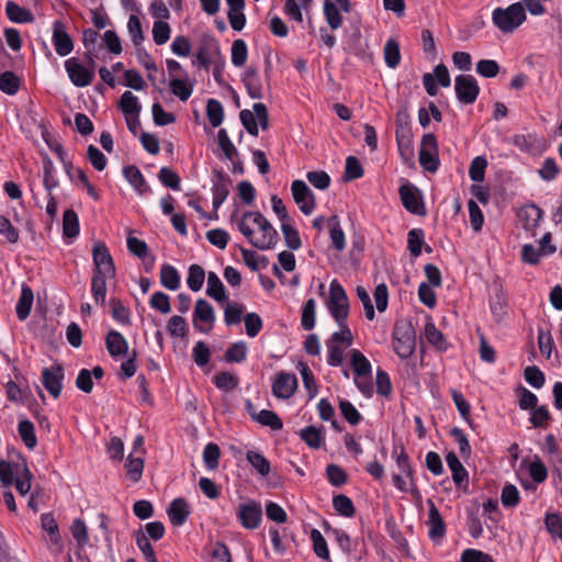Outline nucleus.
I'll return each instance as SVG.
<instances>
[{"label": "nucleus", "mask_w": 562, "mask_h": 562, "mask_svg": "<svg viewBox=\"0 0 562 562\" xmlns=\"http://www.w3.org/2000/svg\"><path fill=\"white\" fill-rule=\"evenodd\" d=\"M105 346L112 358L123 357L127 353L128 342L117 330L111 329L105 337Z\"/></svg>", "instance_id": "nucleus-23"}, {"label": "nucleus", "mask_w": 562, "mask_h": 562, "mask_svg": "<svg viewBox=\"0 0 562 562\" xmlns=\"http://www.w3.org/2000/svg\"><path fill=\"white\" fill-rule=\"evenodd\" d=\"M425 337L439 351H446L449 348L445 335L436 327L431 319L427 321L425 325Z\"/></svg>", "instance_id": "nucleus-29"}, {"label": "nucleus", "mask_w": 562, "mask_h": 562, "mask_svg": "<svg viewBox=\"0 0 562 562\" xmlns=\"http://www.w3.org/2000/svg\"><path fill=\"white\" fill-rule=\"evenodd\" d=\"M190 505L183 497H178L171 502L167 509L169 520L172 526H182L190 516Z\"/></svg>", "instance_id": "nucleus-22"}, {"label": "nucleus", "mask_w": 562, "mask_h": 562, "mask_svg": "<svg viewBox=\"0 0 562 562\" xmlns=\"http://www.w3.org/2000/svg\"><path fill=\"white\" fill-rule=\"evenodd\" d=\"M542 210L536 204H527L517 212V217L524 229L533 232L542 218Z\"/></svg>", "instance_id": "nucleus-21"}, {"label": "nucleus", "mask_w": 562, "mask_h": 562, "mask_svg": "<svg viewBox=\"0 0 562 562\" xmlns=\"http://www.w3.org/2000/svg\"><path fill=\"white\" fill-rule=\"evenodd\" d=\"M32 474L25 460L18 462L0 461V482L3 487L14 485L16 492H30Z\"/></svg>", "instance_id": "nucleus-2"}, {"label": "nucleus", "mask_w": 562, "mask_h": 562, "mask_svg": "<svg viewBox=\"0 0 562 562\" xmlns=\"http://www.w3.org/2000/svg\"><path fill=\"white\" fill-rule=\"evenodd\" d=\"M206 116L213 127H218L224 120V108L216 99H209L206 103Z\"/></svg>", "instance_id": "nucleus-49"}, {"label": "nucleus", "mask_w": 562, "mask_h": 562, "mask_svg": "<svg viewBox=\"0 0 562 562\" xmlns=\"http://www.w3.org/2000/svg\"><path fill=\"white\" fill-rule=\"evenodd\" d=\"M213 384L223 392H231L239 384V379L236 374L223 371L215 374L212 379Z\"/></svg>", "instance_id": "nucleus-39"}, {"label": "nucleus", "mask_w": 562, "mask_h": 562, "mask_svg": "<svg viewBox=\"0 0 562 562\" xmlns=\"http://www.w3.org/2000/svg\"><path fill=\"white\" fill-rule=\"evenodd\" d=\"M246 459L251 464V467L258 471V473L261 475L269 474L270 462L263 454L250 450L246 453Z\"/></svg>", "instance_id": "nucleus-62"}, {"label": "nucleus", "mask_w": 562, "mask_h": 562, "mask_svg": "<svg viewBox=\"0 0 562 562\" xmlns=\"http://www.w3.org/2000/svg\"><path fill=\"white\" fill-rule=\"evenodd\" d=\"M18 432L23 441V443L29 449H34L37 445V438L35 435V428L31 420L23 419L18 424Z\"/></svg>", "instance_id": "nucleus-42"}, {"label": "nucleus", "mask_w": 562, "mask_h": 562, "mask_svg": "<svg viewBox=\"0 0 562 562\" xmlns=\"http://www.w3.org/2000/svg\"><path fill=\"white\" fill-rule=\"evenodd\" d=\"M236 517L243 528L255 530L262 521V507L260 502L247 498L236 507Z\"/></svg>", "instance_id": "nucleus-8"}, {"label": "nucleus", "mask_w": 562, "mask_h": 562, "mask_svg": "<svg viewBox=\"0 0 562 562\" xmlns=\"http://www.w3.org/2000/svg\"><path fill=\"white\" fill-rule=\"evenodd\" d=\"M217 143L225 158H227L234 164V157L238 155V151L235 145L229 139L227 131L225 128H221L217 132Z\"/></svg>", "instance_id": "nucleus-59"}, {"label": "nucleus", "mask_w": 562, "mask_h": 562, "mask_svg": "<svg viewBox=\"0 0 562 562\" xmlns=\"http://www.w3.org/2000/svg\"><path fill=\"white\" fill-rule=\"evenodd\" d=\"M323 11L325 20L331 30H337L342 25L344 19L338 7L331 0H324Z\"/></svg>", "instance_id": "nucleus-43"}, {"label": "nucleus", "mask_w": 562, "mask_h": 562, "mask_svg": "<svg viewBox=\"0 0 562 562\" xmlns=\"http://www.w3.org/2000/svg\"><path fill=\"white\" fill-rule=\"evenodd\" d=\"M246 356L247 345L244 341H237L227 348L224 357L229 363H240L246 360Z\"/></svg>", "instance_id": "nucleus-55"}, {"label": "nucleus", "mask_w": 562, "mask_h": 562, "mask_svg": "<svg viewBox=\"0 0 562 562\" xmlns=\"http://www.w3.org/2000/svg\"><path fill=\"white\" fill-rule=\"evenodd\" d=\"M401 202L405 210L415 215H425V205L419 189L406 181L398 189Z\"/></svg>", "instance_id": "nucleus-12"}, {"label": "nucleus", "mask_w": 562, "mask_h": 562, "mask_svg": "<svg viewBox=\"0 0 562 562\" xmlns=\"http://www.w3.org/2000/svg\"><path fill=\"white\" fill-rule=\"evenodd\" d=\"M454 91L460 103L473 104L481 89L477 80L472 75H459L454 79Z\"/></svg>", "instance_id": "nucleus-10"}, {"label": "nucleus", "mask_w": 562, "mask_h": 562, "mask_svg": "<svg viewBox=\"0 0 562 562\" xmlns=\"http://www.w3.org/2000/svg\"><path fill=\"white\" fill-rule=\"evenodd\" d=\"M394 352L401 359H408L416 348V333L411 325H395L392 336Z\"/></svg>", "instance_id": "nucleus-7"}, {"label": "nucleus", "mask_w": 562, "mask_h": 562, "mask_svg": "<svg viewBox=\"0 0 562 562\" xmlns=\"http://www.w3.org/2000/svg\"><path fill=\"white\" fill-rule=\"evenodd\" d=\"M133 536L138 549L142 551L147 562H158L154 548L142 528L135 530Z\"/></svg>", "instance_id": "nucleus-44"}, {"label": "nucleus", "mask_w": 562, "mask_h": 562, "mask_svg": "<svg viewBox=\"0 0 562 562\" xmlns=\"http://www.w3.org/2000/svg\"><path fill=\"white\" fill-rule=\"evenodd\" d=\"M248 56L247 45L244 40H235L232 45V64L236 67L245 65Z\"/></svg>", "instance_id": "nucleus-64"}, {"label": "nucleus", "mask_w": 562, "mask_h": 562, "mask_svg": "<svg viewBox=\"0 0 562 562\" xmlns=\"http://www.w3.org/2000/svg\"><path fill=\"white\" fill-rule=\"evenodd\" d=\"M79 218L72 209H67L63 215V235L67 238H75L79 235Z\"/></svg>", "instance_id": "nucleus-35"}, {"label": "nucleus", "mask_w": 562, "mask_h": 562, "mask_svg": "<svg viewBox=\"0 0 562 562\" xmlns=\"http://www.w3.org/2000/svg\"><path fill=\"white\" fill-rule=\"evenodd\" d=\"M326 306L338 327L348 326L349 300L337 279L331 280L329 284V296Z\"/></svg>", "instance_id": "nucleus-3"}, {"label": "nucleus", "mask_w": 562, "mask_h": 562, "mask_svg": "<svg viewBox=\"0 0 562 562\" xmlns=\"http://www.w3.org/2000/svg\"><path fill=\"white\" fill-rule=\"evenodd\" d=\"M418 159L422 168L428 172L435 173L439 169L438 143L432 133L422 137Z\"/></svg>", "instance_id": "nucleus-9"}, {"label": "nucleus", "mask_w": 562, "mask_h": 562, "mask_svg": "<svg viewBox=\"0 0 562 562\" xmlns=\"http://www.w3.org/2000/svg\"><path fill=\"white\" fill-rule=\"evenodd\" d=\"M446 462L452 473V479L457 488H465L468 485V471L460 462L458 456L454 452H448L446 456Z\"/></svg>", "instance_id": "nucleus-24"}, {"label": "nucleus", "mask_w": 562, "mask_h": 562, "mask_svg": "<svg viewBox=\"0 0 562 562\" xmlns=\"http://www.w3.org/2000/svg\"><path fill=\"white\" fill-rule=\"evenodd\" d=\"M316 322V302L314 299H308L303 307L301 315V326L305 330H312L315 327Z\"/></svg>", "instance_id": "nucleus-51"}, {"label": "nucleus", "mask_w": 562, "mask_h": 562, "mask_svg": "<svg viewBox=\"0 0 562 562\" xmlns=\"http://www.w3.org/2000/svg\"><path fill=\"white\" fill-rule=\"evenodd\" d=\"M297 369L302 375L303 385H304L305 390L307 391L308 398L310 400L314 398L318 393V389H317V384H316V381H315L312 370L310 369L307 363L302 362V361L299 362Z\"/></svg>", "instance_id": "nucleus-45"}, {"label": "nucleus", "mask_w": 562, "mask_h": 562, "mask_svg": "<svg viewBox=\"0 0 562 562\" xmlns=\"http://www.w3.org/2000/svg\"><path fill=\"white\" fill-rule=\"evenodd\" d=\"M64 368L60 363L42 370V383L47 392L58 398L63 390Z\"/></svg>", "instance_id": "nucleus-18"}, {"label": "nucleus", "mask_w": 562, "mask_h": 562, "mask_svg": "<svg viewBox=\"0 0 562 562\" xmlns=\"http://www.w3.org/2000/svg\"><path fill=\"white\" fill-rule=\"evenodd\" d=\"M297 378L294 373L280 371L274 375L271 391L274 397L289 400L297 390Z\"/></svg>", "instance_id": "nucleus-14"}, {"label": "nucleus", "mask_w": 562, "mask_h": 562, "mask_svg": "<svg viewBox=\"0 0 562 562\" xmlns=\"http://www.w3.org/2000/svg\"><path fill=\"white\" fill-rule=\"evenodd\" d=\"M244 86L246 87V90L251 99H262L263 91H262V83L260 80V77L258 75V71L254 67H248L241 78Z\"/></svg>", "instance_id": "nucleus-25"}, {"label": "nucleus", "mask_w": 562, "mask_h": 562, "mask_svg": "<svg viewBox=\"0 0 562 562\" xmlns=\"http://www.w3.org/2000/svg\"><path fill=\"white\" fill-rule=\"evenodd\" d=\"M467 515H468L467 525H468L470 536L474 539L480 538L483 533V526H482L481 519L479 517V507L475 506L472 508H468Z\"/></svg>", "instance_id": "nucleus-57"}, {"label": "nucleus", "mask_w": 562, "mask_h": 562, "mask_svg": "<svg viewBox=\"0 0 562 562\" xmlns=\"http://www.w3.org/2000/svg\"><path fill=\"white\" fill-rule=\"evenodd\" d=\"M552 420V415L547 405L536 406L530 411L529 423L535 428L547 429Z\"/></svg>", "instance_id": "nucleus-38"}, {"label": "nucleus", "mask_w": 562, "mask_h": 562, "mask_svg": "<svg viewBox=\"0 0 562 562\" xmlns=\"http://www.w3.org/2000/svg\"><path fill=\"white\" fill-rule=\"evenodd\" d=\"M215 319V311L211 303L204 299H199L193 311L194 328L200 333L207 334L213 329Z\"/></svg>", "instance_id": "nucleus-11"}, {"label": "nucleus", "mask_w": 562, "mask_h": 562, "mask_svg": "<svg viewBox=\"0 0 562 562\" xmlns=\"http://www.w3.org/2000/svg\"><path fill=\"white\" fill-rule=\"evenodd\" d=\"M92 273L115 276V265L105 243L99 240L92 247Z\"/></svg>", "instance_id": "nucleus-13"}, {"label": "nucleus", "mask_w": 562, "mask_h": 562, "mask_svg": "<svg viewBox=\"0 0 562 562\" xmlns=\"http://www.w3.org/2000/svg\"><path fill=\"white\" fill-rule=\"evenodd\" d=\"M119 109L122 111L124 116L139 115L142 105L135 94L131 91H125L120 98Z\"/></svg>", "instance_id": "nucleus-34"}, {"label": "nucleus", "mask_w": 562, "mask_h": 562, "mask_svg": "<svg viewBox=\"0 0 562 562\" xmlns=\"http://www.w3.org/2000/svg\"><path fill=\"white\" fill-rule=\"evenodd\" d=\"M329 237L333 243V247L337 251H342L346 247L345 233L340 226L338 216L334 215L328 218Z\"/></svg>", "instance_id": "nucleus-33"}, {"label": "nucleus", "mask_w": 562, "mask_h": 562, "mask_svg": "<svg viewBox=\"0 0 562 562\" xmlns=\"http://www.w3.org/2000/svg\"><path fill=\"white\" fill-rule=\"evenodd\" d=\"M425 240V233L422 228H413L407 234V249L413 257H418L422 254L423 244Z\"/></svg>", "instance_id": "nucleus-52"}, {"label": "nucleus", "mask_w": 562, "mask_h": 562, "mask_svg": "<svg viewBox=\"0 0 562 562\" xmlns=\"http://www.w3.org/2000/svg\"><path fill=\"white\" fill-rule=\"evenodd\" d=\"M111 306L112 318L122 326H130L131 311L117 299H111L109 302Z\"/></svg>", "instance_id": "nucleus-41"}, {"label": "nucleus", "mask_w": 562, "mask_h": 562, "mask_svg": "<svg viewBox=\"0 0 562 562\" xmlns=\"http://www.w3.org/2000/svg\"><path fill=\"white\" fill-rule=\"evenodd\" d=\"M126 477L132 482H137L143 474L144 461L142 457H133L131 453L127 458L126 464Z\"/></svg>", "instance_id": "nucleus-56"}, {"label": "nucleus", "mask_w": 562, "mask_h": 562, "mask_svg": "<svg viewBox=\"0 0 562 562\" xmlns=\"http://www.w3.org/2000/svg\"><path fill=\"white\" fill-rule=\"evenodd\" d=\"M224 322L226 326L238 325L244 314V305L235 301H225Z\"/></svg>", "instance_id": "nucleus-40"}, {"label": "nucleus", "mask_w": 562, "mask_h": 562, "mask_svg": "<svg viewBox=\"0 0 562 562\" xmlns=\"http://www.w3.org/2000/svg\"><path fill=\"white\" fill-rule=\"evenodd\" d=\"M311 540L313 542V551L314 553L323 559V560H329V550L327 546V541L323 537L319 530L312 529L311 530Z\"/></svg>", "instance_id": "nucleus-58"}, {"label": "nucleus", "mask_w": 562, "mask_h": 562, "mask_svg": "<svg viewBox=\"0 0 562 562\" xmlns=\"http://www.w3.org/2000/svg\"><path fill=\"white\" fill-rule=\"evenodd\" d=\"M252 419L263 426L270 427L272 430H281L283 427L282 419L272 411L261 409L254 411Z\"/></svg>", "instance_id": "nucleus-37"}, {"label": "nucleus", "mask_w": 562, "mask_h": 562, "mask_svg": "<svg viewBox=\"0 0 562 562\" xmlns=\"http://www.w3.org/2000/svg\"><path fill=\"white\" fill-rule=\"evenodd\" d=\"M52 43L57 55L65 57L74 50V41L67 32L66 25L60 20L53 22Z\"/></svg>", "instance_id": "nucleus-16"}, {"label": "nucleus", "mask_w": 562, "mask_h": 562, "mask_svg": "<svg viewBox=\"0 0 562 562\" xmlns=\"http://www.w3.org/2000/svg\"><path fill=\"white\" fill-rule=\"evenodd\" d=\"M302 440L311 448L317 449L324 440L322 430L315 426H307L300 432Z\"/></svg>", "instance_id": "nucleus-53"}, {"label": "nucleus", "mask_w": 562, "mask_h": 562, "mask_svg": "<svg viewBox=\"0 0 562 562\" xmlns=\"http://www.w3.org/2000/svg\"><path fill=\"white\" fill-rule=\"evenodd\" d=\"M281 232L283 234L286 246L291 250H297L301 248V237L297 229L294 226H292L290 223H283L281 224Z\"/></svg>", "instance_id": "nucleus-60"}, {"label": "nucleus", "mask_w": 562, "mask_h": 562, "mask_svg": "<svg viewBox=\"0 0 562 562\" xmlns=\"http://www.w3.org/2000/svg\"><path fill=\"white\" fill-rule=\"evenodd\" d=\"M65 70L70 82L78 88H85L92 83L95 76V61L91 52L87 54V65L76 57H70L64 63Z\"/></svg>", "instance_id": "nucleus-4"}, {"label": "nucleus", "mask_w": 562, "mask_h": 562, "mask_svg": "<svg viewBox=\"0 0 562 562\" xmlns=\"http://www.w3.org/2000/svg\"><path fill=\"white\" fill-rule=\"evenodd\" d=\"M205 280V271L204 269L196 263H193L189 267L187 284L189 289L193 292H198L202 289Z\"/></svg>", "instance_id": "nucleus-47"}, {"label": "nucleus", "mask_w": 562, "mask_h": 562, "mask_svg": "<svg viewBox=\"0 0 562 562\" xmlns=\"http://www.w3.org/2000/svg\"><path fill=\"white\" fill-rule=\"evenodd\" d=\"M115 276L92 273L91 279V294L94 302L101 306L105 305L106 297V280Z\"/></svg>", "instance_id": "nucleus-26"}, {"label": "nucleus", "mask_w": 562, "mask_h": 562, "mask_svg": "<svg viewBox=\"0 0 562 562\" xmlns=\"http://www.w3.org/2000/svg\"><path fill=\"white\" fill-rule=\"evenodd\" d=\"M237 228L260 250L274 248L279 239L278 232L260 212H245L237 222Z\"/></svg>", "instance_id": "nucleus-1"}, {"label": "nucleus", "mask_w": 562, "mask_h": 562, "mask_svg": "<svg viewBox=\"0 0 562 562\" xmlns=\"http://www.w3.org/2000/svg\"><path fill=\"white\" fill-rule=\"evenodd\" d=\"M327 363L330 367H339L344 362L345 351L353 344V336L349 326L339 327L326 340Z\"/></svg>", "instance_id": "nucleus-6"}, {"label": "nucleus", "mask_w": 562, "mask_h": 562, "mask_svg": "<svg viewBox=\"0 0 562 562\" xmlns=\"http://www.w3.org/2000/svg\"><path fill=\"white\" fill-rule=\"evenodd\" d=\"M43 186L47 193L59 187L56 168L47 155L43 157Z\"/></svg>", "instance_id": "nucleus-30"}, {"label": "nucleus", "mask_w": 562, "mask_h": 562, "mask_svg": "<svg viewBox=\"0 0 562 562\" xmlns=\"http://www.w3.org/2000/svg\"><path fill=\"white\" fill-rule=\"evenodd\" d=\"M526 12L521 2H515L507 8H496L492 12L494 25L503 33H513L526 21Z\"/></svg>", "instance_id": "nucleus-5"}, {"label": "nucleus", "mask_w": 562, "mask_h": 562, "mask_svg": "<svg viewBox=\"0 0 562 562\" xmlns=\"http://www.w3.org/2000/svg\"><path fill=\"white\" fill-rule=\"evenodd\" d=\"M384 60L387 67L396 68L401 63L400 45L394 38L386 41L384 45Z\"/></svg>", "instance_id": "nucleus-50"}, {"label": "nucleus", "mask_w": 562, "mask_h": 562, "mask_svg": "<svg viewBox=\"0 0 562 562\" xmlns=\"http://www.w3.org/2000/svg\"><path fill=\"white\" fill-rule=\"evenodd\" d=\"M34 294L29 285H22L21 295L15 305L16 316L20 321H25L33 305Z\"/></svg>", "instance_id": "nucleus-28"}, {"label": "nucleus", "mask_w": 562, "mask_h": 562, "mask_svg": "<svg viewBox=\"0 0 562 562\" xmlns=\"http://www.w3.org/2000/svg\"><path fill=\"white\" fill-rule=\"evenodd\" d=\"M170 91L181 101H187L193 92V83L183 78H172L169 82Z\"/></svg>", "instance_id": "nucleus-46"}, {"label": "nucleus", "mask_w": 562, "mask_h": 562, "mask_svg": "<svg viewBox=\"0 0 562 562\" xmlns=\"http://www.w3.org/2000/svg\"><path fill=\"white\" fill-rule=\"evenodd\" d=\"M160 283L167 290H178L180 286V274L178 270L169 263H164L160 268Z\"/></svg>", "instance_id": "nucleus-32"}, {"label": "nucleus", "mask_w": 562, "mask_h": 562, "mask_svg": "<svg viewBox=\"0 0 562 562\" xmlns=\"http://www.w3.org/2000/svg\"><path fill=\"white\" fill-rule=\"evenodd\" d=\"M123 176L139 195L151 193V189L144 175L135 165L125 166L123 168Z\"/></svg>", "instance_id": "nucleus-20"}, {"label": "nucleus", "mask_w": 562, "mask_h": 562, "mask_svg": "<svg viewBox=\"0 0 562 562\" xmlns=\"http://www.w3.org/2000/svg\"><path fill=\"white\" fill-rule=\"evenodd\" d=\"M350 363L355 375H371L372 367L366 356L358 349H352L350 352Z\"/></svg>", "instance_id": "nucleus-36"}, {"label": "nucleus", "mask_w": 562, "mask_h": 562, "mask_svg": "<svg viewBox=\"0 0 562 562\" xmlns=\"http://www.w3.org/2000/svg\"><path fill=\"white\" fill-rule=\"evenodd\" d=\"M291 192L294 202L304 215L314 212L316 206L314 193L303 180H294L291 184Z\"/></svg>", "instance_id": "nucleus-15"}, {"label": "nucleus", "mask_w": 562, "mask_h": 562, "mask_svg": "<svg viewBox=\"0 0 562 562\" xmlns=\"http://www.w3.org/2000/svg\"><path fill=\"white\" fill-rule=\"evenodd\" d=\"M206 295L218 303H223L228 300L223 282L213 271H210L207 274Z\"/></svg>", "instance_id": "nucleus-27"}, {"label": "nucleus", "mask_w": 562, "mask_h": 562, "mask_svg": "<svg viewBox=\"0 0 562 562\" xmlns=\"http://www.w3.org/2000/svg\"><path fill=\"white\" fill-rule=\"evenodd\" d=\"M159 181L171 190L179 191L181 189L180 176L168 167H161L158 172Z\"/></svg>", "instance_id": "nucleus-54"}, {"label": "nucleus", "mask_w": 562, "mask_h": 562, "mask_svg": "<svg viewBox=\"0 0 562 562\" xmlns=\"http://www.w3.org/2000/svg\"><path fill=\"white\" fill-rule=\"evenodd\" d=\"M0 235L9 244H16L20 239L18 228H15L11 221L4 215H0Z\"/></svg>", "instance_id": "nucleus-63"}, {"label": "nucleus", "mask_w": 562, "mask_h": 562, "mask_svg": "<svg viewBox=\"0 0 562 562\" xmlns=\"http://www.w3.org/2000/svg\"><path fill=\"white\" fill-rule=\"evenodd\" d=\"M221 450L218 445L209 442L203 449V462L209 470H214L218 467Z\"/></svg>", "instance_id": "nucleus-61"}, {"label": "nucleus", "mask_w": 562, "mask_h": 562, "mask_svg": "<svg viewBox=\"0 0 562 562\" xmlns=\"http://www.w3.org/2000/svg\"><path fill=\"white\" fill-rule=\"evenodd\" d=\"M427 504L429 506L428 522L430 525L428 536L432 541L439 542L446 533V525L434 501L429 498Z\"/></svg>", "instance_id": "nucleus-19"}, {"label": "nucleus", "mask_w": 562, "mask_h": 562, "mask_svg": "<svg viewBox=\"0 0 562 562\" xmlns=\"http://www.w3.org/2000/svg\"><path fill=\"white\" fill-rule=\"evenodd\" d=\"M20 78L13 71L7 70L0 75V90L3 93L14 95L20 89Z\"/></svg>", "instance_id": "nucleus-48"}, {"label": "nucleus", "mask_w": 562, "mask_h": 562, "mask_svg": "<svg viewBox=\"0 0 562 562\" xmlns=\"http://www.w3.org/2000/svg\"><path fill=\"white\" fill-rule=\"evenodd\" d=\"M5 13L8 19L14 23H30L34 20L30 10L20 7L14 1H8L5 3Z\"/></svg>", "instance_id": "nucleus-31"}, {"label": "nucleus", "mask_w": 562, "mask_h": 562, "mask_svg": "<svg viewBox=\"0 0 562 562\" xmlns=\"http://www.w3.org/2000/svg\"><path fill=\"white\" fill-rule=\"evenodd\" d=\"M211 182L213 209L217 211L229 194L231 179L223 170H213Z\"/></svg>", "instance_id": "nucleus-17"}]
</instances>
